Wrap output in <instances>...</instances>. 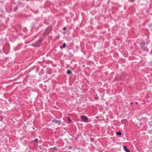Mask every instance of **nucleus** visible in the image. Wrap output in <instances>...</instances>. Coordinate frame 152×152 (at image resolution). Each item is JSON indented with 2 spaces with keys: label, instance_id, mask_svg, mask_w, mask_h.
Returning <instances> with one entry per match:
<instances>
[{
  "label": "nucleus",
  "instance_id": "nucleus-1",
  "mask_svg": "<svg viewBox=\"0 0 152 152\" xmlns=\"http://www.w3.org/2000/svg\"><path fill=\"white\" fill-rule=\"evenodd\" d=\"M80 118L81 120L84 122H87L88 119L87 117L83 115H81L80 117Z\"/></svg>",
  "mask_w": 152,
  "mask_h": 152
},
{
  "label": "nucleus",
  "instance_id": "nucleus-2",
  "mask_svg": "<svg viewBox=\"0 0 152 152\" xmlns=\"http://www.w3.org/2000/svg\"><path fill=\"white\" fill-rule=\"evenodd\" d=\"M53 121L55 123L57 124H59L60 123V121L55 119L53 120Z\"/></svg>",
  "mask_w": 152,
  "mask_h": 152
},
{
  "label": "nucleus",
  "instance_id": "nucleus-3",
  "mask_svg": "<svg viewBox=\"0 0 152 152\" xmlns=\"http://www.w3.org/2000/svg\"><path fill=\"white\" fill-rule=\"evenodd\" d=\"M124 151L126 152H130V150H128L127 148V147L126 146H124Z\"/></svg>",
  "mask_w": 152,
  "mask_h": 152
},
{
  "label": "nucleus",
  "instance_id": "nucleus-4",
  "mask_svg": "<svg viewBox=\"0 0 152 152\" xmlns=\"http://www.w3.org/2000/svg\"><path fill=\"white\" fill-rule=\"evenodd\" d=\"M116 134L119 135H121V133L120 131H119L116 133Z\"/></svg>",
  "mask_w": 152,
  "mask_h": 152
},
{
  "label": "nucleus",
  "instance_id": "nucleus-5",
  "mask_svg": "<svg viewBox=\"0 0 152 152\" xmlns=\"http://www.w3.org/2000/svg\"><path fill=\"white\" fill-rule=\"evenodd\" d=\"M71 73V71L69 70H68L67 71V74H70Z\"/></svg>",
  "mask_w": 152,
  "mask_h": 152
},
{
  "label": "nucleus",
  "instance_id": "nucleus-6",
  "mask_svg": "<svg viewBox=\"0 0 152 152\" xmlns=\"http://www.w3.org/2000/svg\"><path fill=\"white\" fill-rule=\"evenodd\" d=\"M66 44L65 43H64L63 44V45H62V47L63 48H65V47H66Z\"/></svg>",
  "mask_w": 152,
  "mask_h": 152
},
{
  "label": "nucleus",
  "instance_id": "nucleus-7",
  "mask_svg": "<svg viewBox=\"0 0 152 152\" xmlns=\"http://www.w3.org/2000/svg\"><path fill=\"white\" fill-rule=\"evenodd\" d=\"M53 149L56 150V151L57 150V148L56 147H54L53 148Z\"/></svg>",
  "mask_w": 152,
  "mask_h": 152
},
{
  "label": "nucleus",
  "instance_id": "nucleus-8",
  "mask_svg": "<svg viewBox=\"0 0 152 152\" xmlns=\"http://www.w3.org/2000/svg\"><path fill=\"white\" fill-rule=\"evenodd\" d=\"M34 141H35V142H38V139H35V140H34Z\"/></svg>",
  "mask_w": 152,
  "mask_h": 152
},
{
  "label": "nucleus",
  "instance_id": "nucleus-9",
  "mask_svg": "<svg viewBox=\"0 0 152 152\" xmlns=\"http://www.w3.org/2000/svg\"><path fill=\"white\" fill-rule=\"evenodd\" d=\"M68 120L69 123H70L71 122V120L69 118H68Z\"/></svg>",
  "mask_w": 152,
  "mask_h": 152
},
{
  "label": "nucleus",
  "instance_id": "nucleus-10",
  "mask_svg": "<svg viewBox=\"0 0 152 152\" xmlns=\"http://www.w3.org/2000/svg\"><path fill=\"white\" fill-rule=\"evenodd\" d=\"M66 27H64V28H63V29L64 30H66Z\"/></svg>",
  "mask_w": 152,
  "mask_h": 152
},
{
  "label": "nucleus",
  "instance_id": "nucleus-11",
  "mask_svg": "<svg viewBox=\"0 0 152 152\" xmlns=\"http://www.w3.org/2000/svg\"><path fill=\"white\" fill-rule=\"evenodd\" d=\"M95 98H96V99H98V97H95Z\"/></svg>",
  "mask_w": 152,
  "mask_h": 152
},
{
  "label": "nucleus",
  "instance_id": "nucleus-12",
  "mask_svg": "<svg viewBox=\"0 0 152 152\" xmlns=\"http://www.w3.org/2000/svg\"><path fill=\"white\" fill-rule=\"evenodd\" d=\"M133 104V103L132 102H131V104Z\"/></svg>",
  "mask_w": 152,
  "mask_h": 152
},
{
  "label": "nucleus",
  "instance_id": "nucleus-13",
  "mask_svg": "<svg viewBox=\"0 0 152 152\" xmlns=\"http://www.w3.org/2000/svg\"><path fill=\"white\" fill-rule=\"evenodd\" d=\"M143 44H144H144H145V43H144H144H143Z\"/></svg>",
  "mask_w": 152,
  "mask_h": 152
},
{
  "label": "nucleus",
  "instance_id": "nucleus-14",
  "mask_svg": "<svg viewBox=\"0 0 152 152\" xmlns=\"http://www.w3.org/2000/svg\"><path fill=\"white\" fill-rule=\"evenodd\" d=\"M26 0L27 1H28V0Z\"/></svg>",
  "mask_w": 152,
  "mask_h": 152
}]
</instances>
